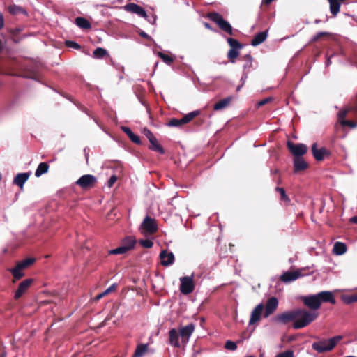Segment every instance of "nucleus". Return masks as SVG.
I'll use <instances>...</instances> for the list:
<instances>
[{
    "mask_svg": "<svg viewBox=\"0 0 357 357\" xmlns=\"http://www.w3.org/2000/svg\"><path fill=\"white\" fill-rule=\"evenodd\" d=\"M225 348L228 350L235 351L237 349V345L234 342L227 340L225 343Z\"/></svg>",
    "mask_w": 357,
    "mask_h": 357,
    "instance_id": "nucleus-47",
    "label": "nucleus"
},
{
    "mask_svg": "<svg viewBox=\"0 0 357 357\" xmlns=\"http://www.w3.org/2000/svg\"><path fill=\"white\" fill-rule=\"evenodd\" d=\"M124 8L126 10L132 13L137 14L140 17H147L145 10L142 7H141L140 6H139L137 4H135L133 3H128L127 5H126L124 6Z\"/></svg>",
    "mask_w": 357,
    "mask_h": 357,
    "instance_id": "nucleus-20",
    "label": "nucleus"
},
{
    "mask_svg": "<svg viewBox=\"0 0 357 357\" xmlns=\"http://www.w3.org/2000/svg\"><path fill=\"white\" fill-rule=\"evenodd\" d=\"M139 35L142 37V38H147V39H149L150 38V36L146 34L145 32L144 31H141L139 33Z\"/></svg>",
    "mask_w": 357,
    "mask_h": 357,
    "instance_id": "nucleus-56",
    "label": "nucleus"
},
{
    "mask_svg": "<svg viewBox=\"0 0 357 357\" xmlns=\"http://www.w3.org/2000/svg\"><path fill=\"white\" fill-rule=\"evenodd\" d=\"M331 33H329V32H326V31H322V32H319L318 33H317V35H315L313 38L312 39V42H317L318 40H319L320 39H321L322 38L324 37H330L331 36Z\"/></svg>",
    "mask_w": 357,
    "mask_h": 357,
    "instance_id": "nucleus-43",
    "label": "nucleus"
},
{
    "mask_svg": "<svg viewBox=\"0 0 357 357\" xmlns=\"http://www.w3.org/2000/svg\"><path fill=\"white\" fill-rule=\"evenodd\" d=\"M268 101H269L268 98L264 99L258 102V105L263 106V105H266L267 102H268Z\"/></svg>",
    "mask_w": 357,
    "mask_h": 357,
    "instance_id": "nucleus-55",
    "label": "nucleus"
},
{
    "mask_svg": "<svg viewBox=\"0 0 357 357\" xmlns=\"http://www.w3.org/2000/svg\"><path fill=\"white\" fill-rule=\"evenodd\" d=\"M312 153L317 161H321L325 158H328L331 155V152L325 147H321L320 149L317 148V143H314L312 146Z\"/></svg>",
    "mask_w": 357,
    "mask_h": 357,
    "instance_id": "nucleus-12",
    "label": "nucleus"
},
{
    "mask_svg": "<svg viewBox=\"0 0 357 357\" xmlns=\"http://www.w3.org/2000/svg\"><path fill=\"white\" fill-rule=\"evenodd\" d=\"M238 50H229L227 53V58L231 63H235L236 59L238 56Z\"/></svg>",
    "mask_w": 357,
    "mask_h": 357,
    "instance_id": "nucleus-41",
    "label": "nucleus"
},
{
    "mask_svg": "<svg viewBox=\"0 0 357 357\" xmlns=\"http://www.w3.org/2000/svg\"><path fill=\"white\" fill-rule=\"evenodd\" d=\"M349 111H353V112L357 113V94H356V100L354 101V102L352 105H351L349 106V107L348 109H344V110H341V111L339 112V113H338V118L340 119V121L341 120H343V119H345V117L347 115V113Z\"/></svg>",
    "mask_w": 357,
    "mask_h": 357,
    "instance_id": "nucleus-28",
    "label": "nucleus"
},
{
    "mask_svg": "<svg viewBox=\"0 0 357 357\" xmlns=\"http://www.w3.org/2000/svg\"><path fill=\"white\" fill-rule=\"evenodd\" d=\"M36 259L33 257L27 258L24 260L19 261L16 264L14 268H10L9 271L13 276V282L20 280L24 277V273L23 271L34 264Z\"/></svg>",
    "mask_w": 357,
    "mask_h": 357,
    "instance_id": "nucleus-5",
    "label": "nucleus"
},
{
    "mask_svg": "<svg viewBox=\"0 0 357 357\" xmlns=\"http://www.w3.org/2000/svg\"><path fill=\"white\" fill-rule=\"evenodd\" d=\"M20 76L26 78L36 79L37 78L38 74L37 70L35 69L33 66L32 68H26Z\"/></svg>",
    "mask_w": 357,
    "mask_h": 357,
    "instance_id": "nucleus-33",
    "label": "nucleus"
},
{
    "mask_svg": "<svg viewBox=\"0 0 357 357\" xmlns=\"http://www.w3.org/2000/svg\"><path fill=\"white\" fill-rule=\"evenodd\" d=\"M116 288H117V286L116 284H113L112 285H111L109 288H107L105 291H106V293H107L108 294L116 291Z\"/></svg>",
    "mask_w": 357,
    "mask_h": 357,
    "instance_id": "nucleus-53",
    "label": "nucleus"
},
{
    "mask_svg": "<svg viewBox=\"0 0 357 357\" xmlns=\"http://www.w3.org/2000/svg\"><path fill=\"white\" fill-rule=\"evenodd\" d=\"M158 56L165 63L168 65H171L174 61V58L172 56L160 52H158Z\"/></svg>",
    "mask_w": 357,
    "mask_h": 357,
    "instance_id": "nucleus-39",
    "label": "nucleus"
},
{
    "mask_svg": "<svg viewBox=\"0 0 357 357\" xmlns=\"http://www.w3.org/2000/svg\"><path fill=\"white\" fill-rule=\"evenodd\" d=\"M48 169L49 165L47 162H40L35 172V176L36 177H40L43 174L47 173L48 172Z\"/></svg>",
    "mask_w": 357,
    "mask_h": 357,
    "instance_id": "nucleus-34",
    "label": "nucleus"
},
{
    "mask_svg": "<svg viewBox=\"0 0 357 357\" xmlns=\"http://www.w3.org/2000/svg\"><path fill=\"white\" fill-rule=\"evenodd\" d=\"M116 181H117V176L116 175H112L108 180V182H107L108 187H109V188L112 187Z\"/></svg>",
    "mask_w": 357,
    "mask_h": 357,
    "instance_id": "nucleus-51",
    "label": "nucleus"
},
{
    "mask_svg": "<svg viewBox=\"0 0 357 357\" xmlns=\"http://www.w3.org/2000/svg\"><path fill=\"white\" fill-rule=\"evenodd\" d=\"M275 190L279 192L280 195V200L285 202L286 204H289L290 202L289 197L287 195L286 192L283 188L276 187Z\"/></svg>",
    "mask_w": 357,
    "mask_h": 357,
    "instance_id": "nucleus-38",
    "label": "nucleus"
},
{
    "mask_svg": "<svg viewBox=\"0 0 357 357\" xmlns=\"http://www.w3.org/2000/svg\"><path fill=\"white\" fill-rule=\"evenodd\" d=\"M30 174V172L17 174L14 178L13 183L22 189L24 184L29 179Z\"/></svg>",
    "mask_w": 357,
    "mask_h": 357,
    "instance_id": "nucleus-24",
    "label": "nucleus"
},
{
    "mask_svg": "<svg viewBox=\"0 0 357 357\" xmlns=\"http://www.w3.org/2000/svg\"><path fill=\"white\" fill-rule=\"evenodd\" d=\"M135 243L136 240L134 237L127 236L123 239L121 245L126 247V248L128 251L134 248Z\"/></svg>",
    "mask_w": 357,
    "mask_h": 357,
    "instance_id": "nucleus-31",
    "label": "nucleus"
},
{
    "mask_svg": "<svg viewBox=\"0 0 357 357\" xmlns=\"http://www.w3.org/2000/svg\"><path fill=\"white\" fill-rule=\"evenodd\" d=\"M100 295H101V296H102V298H103L105 296L108 295V294H107V293H106V291L105 290L103 292H102V293L100 294Z\"/></svg>",
    "mask_w": 357,
    "mask_h": 357,
    "instance_id": "nucleus-61",
    "label": "nucleus"
},
{
    "mask_svg": "<svg viewBox=\"0 0 357 357\" xmlns=\"http://www.w3.org/2000/svg\"><path fill=\"white\" fill-rule=\"evenodd\" d=\"M195 330V325L193 324H189L185 326L181 327L179 331V333L181 337V342L185 344L190 337L191 334Z\"/></svg>",
    "mask_w": 357,
    "mask_h": 357,
    "instance_id": "nucleus-18",
    "label": "nucleus"
},
{
    "mask_svg": "<svg viewBox=\"0 0 357 357\" xmlns=\"http://www.w3.org/2000/svg\"><path fill=\"white\" fill-rule=\"evenodd\" d=\"M347 251V246L344 243L336 242L333 246V252L336 255H340L345 253Z\"/></svg>",
    "mask_w": 357,
    "mask_h": 357,
    "instance_id": "nucleus-35",
    "label": "nucleus"
},
{
    "mask_svg": "<svg viewBox=\"0 0 357 357\" xmlns=\"http://www.w3.org/2000/svg\"><path fill=\"white\" fill-rule=\"evenodd\" d=\"M4 26V17L1 12H0V30Z\"/></svg>",
    "mask_w": 357,
    "mask_h": 357,
    "instance_id": "nucleus-54",
    "label": "nucleus"
},
{
    "mask_svg": "<svg viewBox=\"0 0 357 357\" xmlns=\"http://www.w3.org/2000/svg\"><path fill=\"white\" fill-rule=\"evenodd\" d=\"M243 60L249 63V67H252V56L250 54H245L243 56Z\"/></svg>",
    "mask_w": 357,
    "mask_h": 357,
    "instance_id": "nucleus-52",
    "label": "nucleus"
},
{
    "mask_svg": "<svg viewBox=\"0 0 357 357\" xmlns=\"http://www.w3.org/2000/svg\"><path fill=\"white\" fill-rule=\"evenodd\" d=\"M36 259L33 257L27 258L24 260L19 261L16 264L14 268H10L9 271L13 276V282L20 280L24 277V273L23 271L34 264Z\"/></svg>",
    "mask_w": 357,
    "mask_h": 357,
    "instance_id": "nucleus-6",
    "label": "nucleus"
},
{
    "mask_svg": "<svg viewBox=\"0 0 357 357\" xmlns=\"http://www.w3.org/2000/svg\"><path fill=\"white\" fill-rule=\"evenodd\" d=\"M161 264L163 266H169L174 264L175 257L172 252H168L167 250H163L160 253Z\"/></svg>",
    "mask_w": 357,
    "mask_h": 357,
    "instance_id": "nucleus-19",
    "label": "nucleus"
},
{
    "mask_svg": "<svg viewBox=\"0 0 357 357\" xmlns=\"http://www.w3.org/2000/svg\"><path fill=\"white\" fill-rule=\"evenodd\" d=\"M8 11L12 15H17L20 13L26 14L24 8L17 5H12L8 7Z\"/></svg>",
    "mask_w": 357,
    "mask_h": 357,
    "instance_id": "nucleus-36",
    "label": "nucleus"
},
{
    "mask_svg": "<svg viewBox=\"0 0 357 357\" xmlns=\"http://www.w3.org/2000/svg\"><path fill=\"white\" fill-rule=\"evenodd\" d=\"M349 222L354 224H357V215L351 218Z\"/></svg>",
    "mask_w": 357,
    "mask_h": 357,
    "instance_id": "nucleus-57",
    "label": "nucleus"
},
{
    "mask_svg": "<svg viewBox=\"0 0 357 357\" xmlns=\"http://www.w3.org/2000/svg\"><path fill=\"white\" fill-rule=\"evenodd\" d=\"M33 280L31 278L26 279L20 283L17 289L15 294V298L19 299L32 284Z\"/></svg>",
    "mask_w": 357,
    "mask_h": 357,
    "instance_id": "nucleus-17",
    "label": "nucleus"
},
{
    "mask_svg": "<svg viewBox=\"0 0 357 357\" xmlns=\"http://www.w3.org/2000/svg\"><path fill=\"white\" fill-rule=\"evenodd\" d=\"M143 133L147 137L149 141L155 138V137L154 136L153 133L150 130H149L148 128H144V130H143Z\"/></svg>",
    "mask_w": 357,
    "mask_h": 357,
    "instance_id": "nucleus-49",
    "label": "nucleus"
},
{
    "mask_svg": "<svg viewBox=\"0 0 357 357\" xmlns=\"http://www.w3.org/2000/svg\"><path fill=\"white\" fill-rule=\"evenodd\" d=\"M287 148L289 151L296 157H302L307 151V147L304 144H294L293 142H287Z\"/></svg>",
    "mask_w": 357,
    "mask_h": 357,
    "instance_id": "nucleus-11",
    "label": "nucleus"
},
{
    "mask_svg": "<svg viewBox=\"0 0 357 357\" xmlns=\"http://www.w3.org/2000/svg\"><path fill=\"white\" fill-rule=\"evenodd\" d=\"M231 100V97H227L218 101L213 105V109L218 111L226 108L230 104Z\"/></svg>",
    "mask_w": 357,
    "mask_h": 357,
    "instance_id": "nucleus-30",
    "label": "nucleus"
},
{
    "mask_svg": "<svg viewBox=\"0 0 357 357\" xmlns=\"http://www.w3.org/2000/svg\"><path fill=\"white\" fill-rule=\"evenodd\" d=\"M75 24L79 28H82L83 29H89L91 27L90 22L86 19L82 17H76Z\"/></svg>",
    "mask_w": 357,
    "mask_h": 357,
    "instance_id": "nucleus-32",
    "label": "nucleus"
},
{
    "mask_svg": "<svg viewBox=\"0 0 357 357\" xmlns=\"http://www.w3.org/2000/svg\"><path fill=\"white\" fill-rule=\"evenodd\" d=\"M141 227L150 234H155L158 230V226L155 220L149 216H146L144 219Z\"/></svg>",
    "mask_w": 357,
    "mask_h": 357,
    "instance_id": "nucleus-15",
    "label": "nucleus"
},
{
    "mask_svg": "<svg viewBox=\"0 0 357 357\" xmlns=\"http://www.w3.org/2000/svg\"><path fill=\"white\" fill-rule=\"evenodd\" d=\"M0 357H6V354L2 353V354L0 355Z\"/></svg>",
    "mask_w": 357,
    "mask_h": 357,
    "instance_id": "nucleus-63",
    "label": "nucleus"
},
{
    "mask_svg": "<svg viewBox=\"0 0 357 357\" xmlns=\"http://www.w3.org/2000/svg\"><path fill=\"white\" fill-rule=\"evenodd\" d=\"M305 269H298L295 271H287L284 273L280 278V280L284 282H290L297 280L298 278L303 276V271Z\"/></svg>",
    "mask_w": 357,
    "mask_h": 357,
    "instance_id": "nucleus-13",
    "label": "nucleus"
},
{
    "mask_svg": "<svg viewBox=\"0 0 357 357\" xmlns=\"http://www.w3.org/2000/svg\"><path fill=\"white\" fill-rule=\"evenodd\" d=\"M301 301L310 309V310H307V312H314L317 314L316 319L319 316L317 310L320 308L322 303H330L333 305L335 303L333 294L328 291H321L317 294L302 296Z\"/></svg>",
    "mask_w": 357,
    "mask_h": 357,
    "instance_id": "nucleus-2",
    "label": "nucleus"
},
{
    "mask_svg": "<svg viewBox=\"0 0 357 357\" xmlns=\"http://www.w3.org/2000/svg\"><path fill=\"white\" fill-rule=\"evenodd\" d=\"M277 357H294V354L292 351L289 350L279 354Z\"/></svg>",
    "mask_w": 357,
    "mask_h": 357,
    "instance_id": "nucleus-50",
    "label": "nucleus"
},
{
    "mask_svg": "<svg viewBox=\"0 0 357 357\" xmlns=\"http://www.w3.org/2000/svg\"><path fill=\"white\" fill-rule=\"evenodd\" d=\"M229 45L231 47L230 50H241L243 47V45L237 40L233 38H228L227 40Z\"/></svg>",
    "mask_w": 357,
    "mask_h": 357,
    "instance_id": "nucleus-37",
    "label": "nucleus"
},
{
    "mask_svg": "<svg viewBox=\"0 0 357 357\" xmlns=\"http://www.w3.org/2000/svg\"><path fill=\"white\" fill-rule=\"evenodd\" d=\"M149 142L151 144L149 147L150 150L159 153L160 154L165 153V151L164 148L158 143L156 138L150 140Z\"/></svg>",
    "mask_w": 357,
    "mask_h": 357,
    "instance_id": "nucleus-29",
    "label": "nucleus"
},
{
    "mask_svg": "<svg viewBox=\"0 0 357 357\" xmlns=\"http://www.w3.org/2000/svg\"><path fill=\"white\" fill-rule=\"evenodd\" d=\"M199 114H200L199 110H195V111H192V112L187 114L186 115H185L183 118H181L180 119L172 118L169 121L167 125L170 127H181L183 125L189 123L194 118L199 116Z\"/></svg>",
    "mask_w": 357,
    "mask_h": 357,
    "instance_id": "nucleus-8",
    "label": "nucleus"
},
{
    "mask_svg": "<svg viewBox=\"0 0 357 357\" xmlns=\"http://www.w3.org/2000/svg\"><path fill=\"white\" fill-rule=\"evenodd\" d=\"M342 335H336L328 340H322L312 344V349L318 353L331 351L342 340Z\"/></svg>",
    "mask_w": 357,
    "mask_h": 357,
    "instance_id": "nucleus-3",
    "label": "nucleus"
},
{
    "mask_svg": "<svg viewBox=\"0 0 357 357\" xmlns=\"http://www.w3.org/2000/svg\"><path fill=\"white\" fill-rule=\"evenodd\" d=\"M247 68H250L249 67V63L247 62V63L244 66V68L246 69Z\"/></svg>",
    "mask_w": 357,
    "mask_h": 357,
    "instance_id": "nucleus-62",
    "label": "nucleus"
},
{
    "mask_svg": "<svg viewBox=\"0 0 357 357\" xmlns=\"http://www.w3.org/2000/svg\"><path fill=\"white\" fill-rule=\"evenodd\" d=\"M268 30H265L264 31H261V32H259L257 34H255L253 36V38L250 42V44L252 46H257V45L261 44L262 43H264L268 37Z\"/></svg>",
    "mask_w": 357,
    "mask_h": 357,
    "instance_id": "nucleus-23",
    "label": "nucleus"
},
{
    "mask_svg": "<svg viewBox=\"0 0 357 357\" xmlns=\"http://www.w3.org/2000/svg\"><path fill=\"white\" fill-rule=\"evenodd\" d=\"M126 252H128V250L126 248V247L121 245L117 248L109 250V255H121V254H124Z\"/></svg>",
    "mask_w": 357,
    "mask_h": 357,
    "instance_id": "nucleus-44",
    "label": "nucleus"
},
{
    "mask_svg": "<svg viewBox=\"0 0 357 357\" xmlns=\"http://www.w3.org/2000/svg\"><path fill=\"white\" fill-rule=\"evenodd\" d=\"M331 63V59H330V58H328V59H327L326 62V66H328V65H330Z\"/></svg>",
    "mask_w": 357,
    "mask_h": 357,
    "instance_id": "nucleus-60",
    "label": "nucleus"
},
{
    "mask_svg": "<svg viewBox=\"0 0 357 357\" xmlns=\"http://www.w3.org/2000/svg\"><path fill=\"white\" fill-rule=\"evenodd\" d=\"M308 167V164L302 157L294 158V171L295 173L303 171Z\"/></svg>",
    "mask_w": 357,
    "mask_h": 357,
    "instance_id": "nucleus-22",
    "label": "nucleus"
},
{
    "mask_svg": "<svg viewBox=\"0 0 357 357\" xmlns=\"http://www.w3.org/2000/svg\"><path fill=\"white\" fill-rule=\"evenodd\" d=\"M139 243L141 245H142L144 248H151L153 245V241L149 239L140 240Z\"/></svg>",
    "mask_w": 357,
    "mask_h": 357,
    "instance_id": "nucleus-46",
    "label": "nucleus"
},
{
    "mask_svg": "<svg viewBox=\"0 0 357 357\" xmlns=\"http://www.w3.org/2000/svg\"><path fill=\"white\" fill-rule=\"evenodd\" d=\"M206 17L215 23L222 31L229 35H234L232 26L227 21L223 19L220 13L217 12H210L207 13Z\"/></svg>",
    "mask_w": 357,
    "mask_h": 357,
    "instance_id": "nucleus-7",
    "label": "nucleus"
},
{
    "mask_svg": "<svg viewBox=\"0 0 357 357\" xmlns=\"http://www.w3.org/2000/svg\"><path fill=\"white\" fill-rule=\"evenodd\" d=\"M180 333L176 328H172L169 331V344L176 348H180L181 344L179 342Z\"/></svg>",
    "mask_w": 357,
    "mask_h": 357,
    "instance_id": "nucleus-21",
    "label": "nucleus"
},
{
    "mask_svg": "<svg viewBox=\"0 0 357 357\" xmlns=\"http://www.w3.org/2000/svg\"><path fill=\"white\" fill-rule=\"evenodd\" d=\"M122 131L126 133L129 139L136 144H141V139L139 136L132 132L131 129L126 126L121 127Z\"/></svg>",
    "mask_w": 357,
    "mask_h": 357,
    "instance_id": "nucleus-26",
    "label": "nucleus"
},
{
    "mask_svg": "<svg viewBox=\"0 0 357 357\" xmlns=\"http://www.w3.org/2000/svg\"><path fill=\"white\" fill-rule=\"evenodd\" d=\"M342 301L346 304H351L353 303L357 302V294L352 295H345L342 297Z\"/></svg>",
    "mask_w": 357,
    "mask_h": 357,
    "instance_id": "nucleus-40",
    "label": "nucleus"
},
{
    "mask_svg": "<svg viewBox=\"0 0 357 357\" xmlns=\"http://www.w3.org/2000/svg\"><path fill=\"white\" fill-rule=\"evenodd\" d=\"M180 291L183 294L188 295L192 293L195 289V283L193 275L184 276L180 278Z\"/></svg>",
    "mask_w": 357,
    "mask_h": 357,
    "instance_id": "nucleus-9",
    "label": "nucleus"
},
{
    "mask_svg": "<svg viewBox=\"0 0 357 357\" xmlns=\"http://www.w3.org/2000/svg\"><path fill=\"white\" fill-rule=\"evenodd\" d=\"M149 350L148 344H139L132 355V357H143Z\"/></svg>",
    "mask_w": 357,
    "mask_h": 357,
    "instance_id": "nucleus-27",
    "label": "nucleus"
},
{
    "mask_svg": "<svg viewBox=\"0 0 357 357\" xmlns=\"http://www.w3.org/2000/svg\"><path fill=\"white\" fill-rule=\"evenodd\" d=\"M346 0H328L330 4V11L333 16H336L340 12L341 3Z\"/></svg>",
    "mask_w": 357,
    "mask_h": 357,
    "instance_id": "nucleus-25",
    "label": "nucleus"
},
{
    "mask_svg": "<svg viewBox=\"0 0 357 357\" xmlns=\"http://www.w3.org/2000/svg\"><path fill=\"white\" fill-rule=\"evenodd\" d=\"M36 259L33 257L27 258L24 260L19 261L16 264L14 268H10L9 271L13 276V282L20 280L24 277V273L23 271L34 264Z\"/></svg>",
    "mask_w": 357,
    "mask_h": 357,
    "instance_id": "nucleus-4",
    "label": "nucleus"
},
{
    "mask_svg": "<svg viewBox=\"0 0 357 357\" xmlns=\"http://www.w3.org/2000/svg\"><path fill=\"white\" fill-rule=\"evenodd\" d=\"M317 316V314L314 312H307L305 309H296L278 314L273 317V320L275 323L282 324H287L294 321L293 328L301 329L315 321Z\"/></svg>",
    "mask_w": 357,
    "mask_h": 357,
    "instance_id": "nucleus-1",
    "label": "nucleus"
},
{
    "mask_svg": "<svg viewBox=\"0 0 357 357\" xmlns=\"http://www.w3.org/2000/svg\"><path fill=\"white\" fill-rule=\"evenodd\" d=\"M278 306V298L274 296L269 298L266 301V305L264 306V317L266 318L273 314L274 312L277 310Z\"/></svg>",
    "mask_w": 357,
    "mask_h": 357,
    "instance_id": "nucleus-14",
    "label": "nucleus"
},
{
    "mask_svg": "<svg viewBox=\"0 0 357 357\" xmlns=\"http://www.w3.org/2000/svg\"><path fill=\"white\" fill-rule=\"evenodd\" d=\"M340 124L343 126H349L350 128H355L356 126V124L355 122L349 120H341Z\"/></svg>",
    "mask_w": 357,
    "mask_h": 357,
    "instance_id": "nucleus-48",
    "label": "nucleus"
},
{
    "mask_svg": "<svg viewBox=\"0 0 357 357\" xmlns=\"http://www.w3.org/2000/svg\"><path fill=\"white\" fill-rule=\"evenodd\" d=\"M102 298V296L100 295V294H98L95 298H94V300L98 301H99L100 299H101Z\"/></svg>",
    "mask_w": 357,
    "mask_h": 357,
    "instance_id": "nucleus-59",
    "label": "nucleus"
},
{
    "mask_svg": "<svg viewBox=\"0 0 357 357\" xmlns=\"http://www.w3.org/2000/svg\"><path fill=\"white\" fill-rule=\"evenodd\" d=\"M96 183V177L91 174L83 175L75 182L76 185L85 190L93 188Z\"/></svg>",
    "mask_w": 357,
    "mask_h": 357,
    "instance_id": "nucleus-10",
    "label": "nucleus"
},
{
    "mask_svg": "<svg viewBox=\"0 0 357 357\" xmlns=\"http://www.w3.org/2000/svg\"><path fill=\"white\" fill-rule=\"evenodd\" d=\"M319 22H320V20H315V23H317V24L319 23Z\"/></svg>",
    "mask_w": 357,
    "mask_h": 357,
    "instance_id": "nucleus-64",
    "label": "nucleus"
},
{
    "mask_svg": "<svg viewBox=\"0 0 357 357\" xmlns=\"http://www.w3.org/2000/svg\"><path fill=\"white\" fill-rule=\"evenodd\" d=\"M65 45L68 47H72V48H74V49L78 50H81V48H82V47L79 44H78L76 42L73 41V40H66Z\"/></svg>",
    "mask_w": 357,
    "mask_h": 357,
    "instance_id": "nucleus-45",
    "label": "nucleus"
},
{
    "mask_svg": "<svg viewBox=\"0 0 357 357\" xmlns=\"http://www.w3.org/2000/svg\"><path fill=\"white\" fill-rule=\"evenodd\" d=\"M264 305L262 303L258 304L252 311L249 321V325H253L261 320Z\"/></svg>",
    "mask_w": 357,
    "mask_h": 357,
    "instance_id": "nucleus-16",
    "label": "nucleus"
},
{
    "mask_svg": "<svg viewBox=\"0 0 357 357\" xmlns=\"http://www.w3.org/2000/svg\"><path fill=\"white\" fill-rule=\"evenodd\" d=\"M107 54V51L102 47L96 48L93 52V55L98 59H102Z\"/></svg>",
    "mask_w": 357,
    "mask_h": 357,
    "instance_id": "nucleus-42",
    "label": "nucleus"
},
{
    "mask_svg": "<svg viewBox=\"0 0 357 357\" xmlns=\"http://www.w3.org/2000/svg\"><path fill=\"white\" fill-rule=\"evenodd\" d=\"M204 26L206 29H207L208 30H213L211 25L208 22H204Z\"/></svg>",
    "mask_w": 357,
    "mask_h": 357,
    "instance_id": "nucleus-58",
    "label": "nucleus"
}]
</instances>
